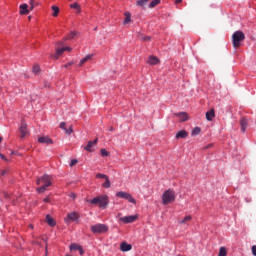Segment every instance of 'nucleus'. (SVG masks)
Masks as SVG:
<instances>
[{"instance_id": "1", "label": "nucleus", "mask_w": 256, "mask_h": 256, "mask_svg": "<svg viewBox=\"0 0 256 256\" xmlns=\"http://www.w3.org/2000/svg\"><path fill=\"white\" fill-rule=\"evenodd\" d=\"M91 205H97L100 209H107L109 207V197L107 195H99L92 200H87Z\"/></svg>"}, {"instance_id": "2", "label": "nucleus", "mask_w": 256, "mask_h": 256, "mask_svg": "<svg viewBox=\"0 0 256 256\" xmlns=\"http://www.w3.org/2000/svg\"><path fill=\"white\" fill-rule=\"evenodd\" d=\"M37 185H41V187H38L36 189L37 193H45V191H47V187H51L52 183H51V176L45 174L42 177L38 178L36 181Z\"/></svg>"}, {"instance_id": "3", "label": "nucleus", "mask_w": 256, "mask_h": 256, "mask_svg": "<svg viewBox=\"0 0 256 256\" xmlns=\"http://www.w3.org/2000/svg\"><path fill=\"white\" fill-rule=\"evenodd\" d=\"M242 41H245V33H243V31L234 32L232 35V44L234 49H239Z\"/></svg>"}, {"instance_id": "4", "label": "nucleus", "mask_w": 256, "mask_h": 256, "mask_svg": "<svg viewBox=\"0 0 256 256\" xmlns=\"http://www.w3.org/2000/svg\"><path fill=\"white\" fill-rule=\"evenodd\" d=\"M173 201H175V192L171 189L166 190L162 195L163 205H169V203H173Z\"/></svg>"}, {"instance_id": "5", "label": "nucleus", "mask_w": 256, "mask_h": 256, "mask_svg": "<svg viewBox=\"0 0 256 256\" xmlns=\"http://www.w3.org/2000/svg\"><path fill=\"white\" fill-rule=\"evenodd\" d=\"M116 197H119L120 199H125L129 203H133V205L137 204V201L135 200V198H133V196L128 192L119 191L116 193Z\"/></svg>"}, {"instance_id": "6", "label": "nucleus", "mask_w": 256, "mask_h": 256, "mask_svg": "<svg viewBox=\"0 0 256 256\" xmlns=\"http://www.w3.org/2000/svg\"><path fill=\"white\" fill-rule=\"evenodd\" d=\"M90 229L92 233L101 234V233H107V231H109V226L98 223V224L92 225Z\"/></svg>"}, {"instance_id": "7", "label": "nucleus", "mask_w": 256, "mask_h": 256, "mask_svg": "<svg viewBox=\"0 0 256 256\" xmlns=\"http://www.w3.org/2000/svg\"><path fill=\"white\" fill-rule=\"evenodd\" d=\"M79 214L77 212L68 213L64 218L65 223H71V221H79Z\"/></svg>"}, {"instance_id": "8", "label": "nucleus", "mask_w": 256, "mask_h": 256, "mask_svg": "<svg viewBox=\"0 0 256 256\" xmlns=\"http://www.w3.org/2000/svg\"><path fill=\"white\" fill-rule=\"evenodd\" d=\"M122 223H135L137 221V215L124 216L119 219Z\"/></svg>"}, {"instance_id": "9", "label": "nucleus", "mask_w": 256, "mask_h": 256, "mask_svg": "<svg viewBox=\"0 0 256 256\" xmlns=\"http://www.w3.org/2000/svg\"><path fill=\"white\" fill-rule=\"evenodd\" d=\"M20 137L21 139H24V137H27V135H29V130H27V123H25V121L21 122L20 125Z\"/></svg>"}, {"instance_id": "10", "label": "nucleus", "mask_w": 256, "mask_h": 256, "mask_svg": "<svg viewBox=\"0 0 256 256\" xmlns=\"http://www.w3.org/2000/svg\"><path fill=\"white\" fill-rule=\"evenodd\" d=\"M99 141V139H95L94 141H89L87 146L84 147V149L86 151H88L89 153L93 152V147H95V145H97V142Z\"/></svg>"}, {"instance_id": "11", "label": "nucleus", "mask_w": 256, "mask_h": 256, "mask_svg": "<svg viewBox=\"0 0 256 256\" xmlns=\"http://www.w3.org/2000/svg\"><path fill=\"white\" fill-rule=\"evenodd\" d=\"M38 143H44L45 145H51L53 143V140L49 138V136H40L38 138Z\"/></svg>"}, {"instance_id": "12", "label": "nucleus", "mask_w": 256, "mask_h": 256, "mask_svg": "<svg viewBox=\"0 0 256 256\" xmlns=\"http://www.w3.org/2000/svg\"><path fill=\"white\" fill-rule=\"evenodd\" d=\"M133 249V246L131 244H128L127 242H122L120 245V250L123 253H127V251H131Z\"/></svg>"}, {"instance_id": "13", "label": "nucleus", "mask_w": 256, "mask_h": 256, "mask_svg": "<svg viewBox=\"0 0 256 256\" xmlns=\"http://www.w3.org/2000/svg\"><path fill=\"white\" fill-rule=\"evenodd\" d=\"M180 121H188L189 115L186 112H179L174 114Z\"/></svg>"}, {"instance_id": "14", "label": "nucleus", "mask_w": 256, "mask_h": 256, "mask_svg": "<svg viewBox=\"0 0 256 256\" xmlns=\"http://www.w3.org/2000/svg\"><path fill=\"white\" fill-rule=\"evenodd\" d=\"M248 126H249V122H247V118H241L240 127H241L242 133H245V131H247Z\"/></svg>"}, {"instance_id": "15", "label": "nucleus", "mask_w": 256, "mask_h": 256, "mask_svg": "<svg viewBox=\"0 0 256 256\" xmlns=\"http://www.w3.org/2000/svg\"><path fill=\"white\" fill-rule=\"evenodd\" d=\"M29 5L22 4L20 5V15H29Z\"/></svg>"}, {"instance_id": "16", "label": "nucleus", "mask_w": 256, "mask_h": 256, "mask_svg": "<svg viewBox=\"0 0 256 256\" xmlns=\"http://www.w3.org/2000/svg\"><path fill=\"white\" fill-rule=\"evenodd\" d=\"M189 137V133L185 130H181L176 134V139H185Z\"/></svg>"}, {"instance_id": "17", "label": "nucleus", "mask_w": 256, "mask_h": 256, "mask_svg": "<svg viewBox=\"0 0 256 256\" xmlns=\"http://www.w3.org/2000/svg\"><path fill=\"white\" fill-rule=\"evenodd\" d=\"M206 119L207 121H211L212 119H215V109H211L206 112Z\"/></svg>"}, {"instance_id": "18", "label": "nucleus", "mask_w": 256, "mask_h": 256, "mask_svg": "<svg viewBox=\"0 0 256 256\" xmlns=\"http://www.w3.org/2000/svg\"><path fill=\"white\" fill-rule=\"evenodd\" d=\"M159 63V58L155 57V56H150L147 64L148 65H157Z\"/></svg>"}, {"instance_id": "19", "label": "nucleus", "mask_w": 256, "mask_h": 256, "mask_svg": "<svg viewBox=\"0 0 256 256\" xmlns=\"http://www.w3.org/2000/svg\"><path fill=\"white\" fill-rule=\"evenodd\" d=\"M124 17L123 25H129V23H131V12H125Z\"/></svg>"}, {"instance_id": "20", "label": "nucleus", "mask_w": 256, "mask_h": 256, "mask_svg": "<svg viewBox=\"0 0 256 256\" xmlns=\"http://www.w3.org/2000/svg\"><path fill=\"white\" fill-rule=\"evenodd\" d=\"M63 53H65V49L64 48H59L56 50V54H54L52 57L54 59H59L60 55H63Z\"/></svg>"}, {"instance_id": "21", "label": "nucleus", "mask_w": 256, "mask_h": 256, "mask_svg": "<svg viewBox=\"0 0 256 256\" xmlns=\"http://www.w3.org/2000/svg\"><path fill=\"white\" fill-rule=\"evenodd\" d=\"M104 179H105V182L102 184V187L104 189L111 188V181L109 180V176H106V178H104Z\"/></svg>"}, {"instance_id": "22", "label": "nucleus", "mask_w": 256, "mask_h": 256, "mask_svg": "<svg viewBox=\"0 0 256 256\" xmlns=\"http://www.w3.org/2000/svg\"><path fill=\"white\" fill-rule=\"evenodd\" d=\"M46 222L48 223V225H50V227H55V220L53 219V217H51V215L46 216Z\"/></svg>"}, {"instance_id": "23", "label": "nucleus", "mask_w": 256, "mask_h": 256, "mask_svg": "<svg viewBox=\"0 0 256 256\" xmlns=\"http://www.w3.org/2000/svg\"><path fill=\"white\" fill-rule=\"evenodd\" d=\"M149 3V0H138L136 2V5L138 7H142V8H145V5H147Z\"/></svg>"}, {"instance_id": "24", "label": "nucleus", "mask_w": 256, "mask_h": 256, "mask_svg": "<svg viewBox=\"0 0 256 256\" xmlns=\"http://www.w3.org/2000/svg\"><path fill=\"white\" fill-rule=\"evenodd\" d=\"M159 3H161V0L151 1L150 4H149V9H153V8L157 7V5H159Z\"/></svg>"}, {"instance_id": "25", "label": "nucleus", "mask_w": 256, "mask_h": 256, "mask_svg": "<svg viewBox=\"0 0 256 256\" xmlns=\"http://www.w3.org/2000/svg\"><path fill=\"white\" fill-rule=\"evenodd\" d=\"M91 59H93V55L89 54L86 57L82 58L80 61H81V64L85 65V63H87V61H91Z\"/></svg>"}, {"instance_id": "26", "label": "nucleus", "mask_w": 256, "mask_h": 256, "mask_svg": "<svg viewBox=\"0 0 256 256\" xmlns=\"http://www.w3.org/2000/svg\"><path fill=\"white\" fill-rule=\"evenodd\" d=\"M71 9H75L77 13H81V6L78 3H74L70 5Z\"/></svg>"}, {"instance_id": "27", "label": "nucleus", "mask_w": 256, "mask_h": 256, "mask_svg": "<svg viewBox=\"0 0 256 256\" xmlns=\"http://www.w3.org/2000/svg\"><path fill=\"white\" fill-rule=\"evenodd\" d=\"M191 219H193V217H191V215L184 217V219H182L180 221V225H185V223H187L188 221H191Z\"/></svg>"}, {"instance_id": "28", "label": "nucleus", "mask_w": 256, "mask_h": 256, "mask_svg": "<svg viewBox=\"0 0 256 256\" xmlns=\"http://www.w3.org/2000/svg\"><path fill=\"white\" fill-rule=\"evenodd\" d=\"M218 256H227V248L220 247Z\"/></svg>"}, {"instance_id": "29", "label": "nucleus", "mask_w": 256, "mask_h": 256, "mask_svg": "<svg viewBox=\"0 0 256 256\" xmlns=\"http://www.w3.org/2000/svg\"><path fill=\"white\" fill-rule=\"evenodd\" d=\"M52 11H53V17H57V15H59V7L57 6H52L51 7Z\"/></svg>"}, {"instance_id": "30", "label": "nucleus", "mask_w": 256, "mask_h": 256, "mask_svg": "<svg viewBox=\"0 0 256 256\" xmlns=\"http://www.w3.org/2000/svg\"><path fill=\"white\" fill-rule=\"evenodd\" d=\"M40 71H41V67H39V65H34L33 66V73H34V75H39Z\"/></svg>"}, {"instance_id": "31", "label": "nucleus", "mask_w": 256, "mask_h": 256, "mask_svg": "<svg viewBox=\"0 0 256 256\" xmlns=\"http://www.w3.org/2000/svg\"><path fill=\"white\" fill-rule=\"evenodd\" d=\"M79 249H81V246H80V245L72 244V245L70 246V251H79Z\"/></svg>"}, {"instance_id": "32", "label": "nucleus", "mask_w": 256, "mask_h": 256, "mask_svg": "<svg viewBox=\"0 0 256 256\" xmlns=\"http://www.w3.org/2000/svg\"><path fill=\"white\" fill-rule=\"evenodd\" d=\"M199 133H201V128L199 127H195L193 130H192V135H199Z\"/></svg>"}, {"instance_id": "33", "label": "nucleus", "mask_w": 256, "mask_h": 256, "mask_svg": "<svg viewBox=\"0 0 256 256\" xmlns=\"http://www.w3.org/2000/svg\"><path fill=\"white\" fill-rule=\"evenodd\" d=\"M139 38L141 39V41H146V42L151 41L150 36H143V35H140Z\"/></svg>"}, {"instance_id": "34", "label": "nucleus", "mask_w": 256, "mask_h": 256, "mask_svg": "<svg viewBox=\"0 0 256 256\" xmlns=\"http://www.w3.org/2000/svg\"><path fill=\"white\" fill-rule=\"evenodd\" d=\"M100 153H101L102 157H108L109 156V152H107V150L104 149V148H102L100 150Z\"/></svg>"}, {"instance_id": "35", "label": "nucleus", "mask_w": 256, "mask_h": 256, "mask_svg": "<svg viewBox=\"0 0 256 256\" xmlns=\"http://www.w3.org/2000/svg\"><path fill=\"white\" fill-rule=\"evenodd\" d=\"M107 177H108L107 175L102 173L96 174V179H107Z\"/></svg>"}, {"instance_id": "36", "label": "nucleus", "mask_w": 256, "mask_h": 256, "mask_svg": "<svg viewBox=\"0 0 256 256\" xmlns=\"http://www.w3.org/2000/svg\"><path fill=\"white\" fill-rule=\"evenodd\" d=\"M66 135H71L73 133V126H69L68 129H65Z\"/></svg>"}, {"instance_id": "37", "label": "nucleus", "mask_w": 256, "mask_h": 256, "mask_svg": "<svg viewBox=\"0 0 256 256\" xmlns=\"http://www.w3.org/2000/svg\"><path fill=\"white\" fill-rule=\"evenodd\" d=\"M29 5H30V11H33V9H35V0H30Z\"/></svg>"}, {"instance_id": "38", "label": "nucleus", "mask_w": 256, "mask_h": 256, "mask_svg": "<svg viewBox=\"0 0 256 256\" xmlns=\"http://www.w3.org/2000/svg\"><path fill=\"white\" fill-rule=\"evenodd\" d=\"M76 36H77V32H71V33L68 35V39H75Z\"/></svg>"}, {"instance_id": "39", "label": "nucleus", "mask_w": 256, "mask_h": 256, "mask_svg": "<svg viewBox=\"0 0 256 256\" xmlns=\"http://www.w3.org/2000/svg\"><path fill=\"white\" fill-rule=\"evenodd\" d=\"M77 163H78L77 159L71 160L70 167H74V165H77Z\"/></svg>"}, {"instance_id": "40", "label": "nucleus", "mask_w": 256, "mask_h": 256, "mask_svg": "<svg viewBox=\"0 0 256 256\" xmlns=\"http://www.w3.org/2000/svg\"><path fill=\"white\" fill-rule=\"evenodd\" d=\"M66 123L65 122H62L61 124H60V129H63L64 131H65V129H67V128H65L66 127Z\"/></svg>"}, {"instance_id": "41", "label": "nucleus", "mask_w": 256, "mask_h": 256, "mask_svg": "<svg viewBox=\"0 0 256 256\" xmlns=\"http://www.w3.org/2000/svg\"><path fill=\"white\" fill-rule=\"evenodd\" d=\"M71 65H75V62L74 61H70L64 67H71Z\"/></svg>"}, {"instance_id": "42", "label": "nucleus", "mask_w": 256, "mask_h": 256, "mask_svg": "<svg viewBox=\"0 0 256 256\" xmlns=\"http://www.w3.org/2000/svg\"><path fill=\"white\" fill-rule=\"evenodd\" d=\"M252 255L256 256V246H252Z\"/></svg>"}, {"instance_id": "43", "label": "nucleus", "mask_w": 256, "mask_h": 256, "mask_svg": "<svg viewBox=\"0 0 256 256\" xmlns=\"http://www.w3.org/2000/svg\"><path fill=\"white\" fill-rule=\"evenodd\" d=\"M80 255H83L85 253V251L83 250V247L80 246V248L78 249Z\"/></svg>"}, {"instance_id": "44", "label": "nucleus", "mask_w": 256, "mask_h": 256, "mask_svg": "<svg viewBox=\"0 0 256 256\" xmlns=\"http://www.w3.org/2000/svg\"><path fill=\"white\" fill-rule=\"evenodd\" d=\"M0 157H1V159H3L4 161H9V160L5 157V155H3V154H1V153H0Z\"/></svg>"}, {"instance_id": "45", "label": "nucleus", "mask_w": 256, "mask_h": 256, "mask_svg": "<svg viewBox=\"0 0 256 256\" xmlns=\"http://www.w3.org/2000/svg\"><path fill=\"white\" fill-rule=\"evenodd\" d=\"M51 199L49 197L44 198V203H49Z\"/></svg>"}, {"instance_id": "46", "label": "nucleus", "mask_w": 256, "mask_h": 256, "mask_svg": "<svg viewBox=\"0 0 256 256\" xmlns=\"http://www.w3.org/2000/svg\"><path fill=\"white\" fill-rule=\"evenodd\" d=\"M179 3H183V0H175V5H179Z\"/></svg>"}, {"instance_id": "47", "label": "nucleus", "mask_w": 256, "mask_h": 256, "mask_svg": "<svg viewBox=\"0 0 256 256\" xmlns=\"http://www.w3.org/2000/svg\"><path fill=\"white\" fill-rule=\"evenodd\" d=\"M8 171L7 170H2L1 175H7Z\"/></svg>"}, {"instance_id": "48", "label": "nucleus", "mask_w": 256, "mask_h": 256, "mask_svg": "<svg viewBox=\"0 0 256 256\" xmlns=\"http://www.w3.org/2000/svg\"><path fill=\"white\" fill-rule=\"evenodd\" d=\"M64 51H71V47H64Z\"/></svg>"}, {"instance_id": "49", "label": "nucleus", "mask_w": 256, "mask_h": 256, "mask_svg": "<svg viewBox=\"0 0 256 256\" xmlns=\"http://www.w3.org/2000/svg\"><path fill=\"white\" fill-rule=\"evenodd\" d=\"M4 197H5L6 199H9V194H8L7 192H4Z\"/></svg>"}, {"instance_id": "50", "label": "nucleus", "mask_w": 256, "mask_h": 256, "mask_svg": "<svg viewBox=\"0 0 256 256\" xmlns=\"http://www.w3.org/2000/svg\"><path fill=\"white\" fill-rule=\"evenodd\" d=\"M70 197H72L73 199H75V193H71Z\"/></svg>"}, {"instance_id": "51", "label": "nucleus", "mask_w": 256, "mask_h": 256, "mask_svg": "<svg viewBox=\"0 0 256 256\" xmlns=\"http://www.w3.org/2000/svg\"><path fill=\"white\" fill-rule=\"evenodd\" d=\"M109 131H111V132L115 131V129L113 128V126L110 127Z\"/></svg>"}, {"instance_id": "52", "label": "nucleus", "mask_w": 256, "mask_h": 256, "mask_svg": "<svg viewBox=\"0 0 256 256\" xmlns=\"http://www.w3.org/2000/svg\"><path fill=\"white\" fill-rule=\"evenodd\" d=\"M83 65H84V64H81V60H80V62H79V64H78V67H83Z\"/></svg>"}, {"instance_id": "53", "label": "nucleus", "mask_w": 256, "mask_h": 256, "mask_svg": "<svg viewBox=\"0 0 256 256\" xmlns=\"http://www.w3.org/2000/svg\"><path fill=\"white\" fill-rule=\"evenodd\" d=\"M212 146H213V144H210V145L206 146L205 149H209V147H212Z\"/></svg>"}, {"instance_id": "54", "label": "nucleus", "mask_w": 256, "mask_h": 256, "mask_svg": "<svg viewBox=\"0 0 256 256\" xmlns=\"http://www.w3.org/2000/svg\"><path fill=\"white\" fill-rule=\"evenodd\" d=\"M36 245L41 246V243L39 241L34 242Z\"/></svg>"}, {"instance_id": "55", "label": "nucleus", "mask_w": 256, "mask_h": 256, "mask_svg": "<svg viewBox=\"0 0 256 256\" xmlns=\"http://www.w3.org/2000/svg\"><path fill=\"white\" fill-rule=\"evenodd\" d=\"M11 155H17V152H12Z\"/></svg>"}, {"instance_id": "56", "label": "nucleus", "mask_w": 256, "mask_h": 256, "mask_svg": "<svg viewBox=\"0 0 256 256\" xmlns=\"http://www.w3.org/2000/svg\"><path fill=\"white\" fill-rule=\"evenodd\" d=\"M1 141H3V137H0V143H1Z\"/></svg>"}, {"instance_id": "57", "label": "nucleus", "mask_w": 256, "mask_h": 256, "mask_svg": "<svg viewBox=\"0 0 256 256\" xmlns=\"http://www.w3.org/2000/svg\"><path fill=\"white\" fill-rule=\"evenodd\" d=\"M44 241H45V243H47V239H45V238H42Z\"/></svg>"}, {"instance_id": "58", "label": "nucleus", "mask_w": 256, "mask_h": 256, "mask_svg": "<svg viewBox=\"0 0 256 256\" xmlns=\"http://www.w3.org/2000/svg\"><path fill=\"white\" fill-rule=\"evenodd\" d=\"M46 255H47V244H46Z\"/></svg>"}, {"instance_id": "59", "label": "nucleus", "mask_w": 256, "mask_h": 256, "mask_svg": "<svg viewBox=\"0 0 256 256\" xmlns=\"http://www.w3.org/2000/svg\"><path fill=\"white\" fill-rule=\"evenodd\" d=\"M30 228H33V225H30Z\"/></svg>"}]
</instances>
